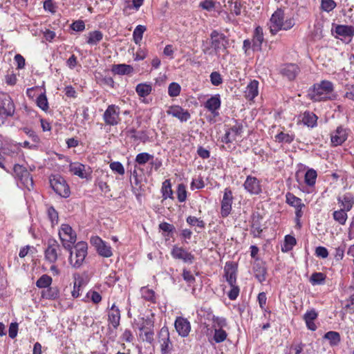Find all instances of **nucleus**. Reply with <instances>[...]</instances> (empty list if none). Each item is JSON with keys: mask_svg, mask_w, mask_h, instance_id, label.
<instances>
[{"mask_svg": "<svg viewBox=\"0 0 354 354\" xmlns=\"http://www.w3.org/2000/svg\"><path fill=\"white\" fill-rule=\"evenodd\" d=\"M337 201L341 204L342 209L349 212L354 205V196L351 193H346L338 196Z\"/></svg>", "mask_w": 354, "mask_h": 354, "instance_id": "nucleus-22", "label": "nucleus"}, {"mask_svg": "<svg viewBox=\"0 0 354 354\" xmlns=\"http://www.w3.org/2000/svg\"><path fill=\"white\" fill-rule=\"evenodd\" d=\"M318 117L313 112L305 111L302 115V122L308 127L313 128L317 124Z\"/></svg>", "mask_w": 354, "mask_h": 354, "instance_id": "nucleus-27", "label": "nucleus"}, {"mask_svg": "<svg viewBox=\"0 0 354 354\" xmlns=\"http://www.w3.org/2000/svg\"><path fill=\"white\" fill-rule=\"evenodd\" d=\"M152 90L151 84L147 83L138 84L136 87V91L138 95L141 97H145L149 95Z\"/></svg>", "mask_w": 354, "mask_h": 354, "instance_id": "nucleus-32", "label": "nucleus"}, {"mask_svg": "<svg viewBox=\"0 0 354 354\" xmlns=\"http://www.w3.org/2000/svg\"><path fill=\"white\" fill-rule=\"evenodd\" d=\"M245 97L249 100H252L259 94V82L257 80H252L246 86L244 91Z\"/></svg>", "mask_w": 354, "mask_h": 354, "instance_id": "nucleus-23", "label": "nucleus"}, {"mask_svg": "<svg viewBox=\"0 0 354 354\" xmlns=\"http://www.w3.org/2000/svg\"><path fill=\"white\" fill-rule=\"evenodd\" d=\"M146 29V27L142 25H138L136 27L133 32V38L136 44H138L142 41L143 33Z\"/></svg>", "mask_w": 354, "mask_h": 354, "instance_id": "nucleus-43", "label": "nucleus"}, {"mask_svg": "<svg viewBox=\"0 0 354 354\" xmlns=\"http://www.w3.org/2000/svg\"><path fill=\"white\" fill-rule=\"evenodd\" d=\"M5 81H6V83L8 85H10V86L15 85L17 82L16 75L15 73H13L12 72L10 73H8L5 76Z\"/></svg>", "mask_w": 354, "mask_h": 354, "instance_id": "nucleus-63", "label": "nucleus"}, {"mask_svg": "<svg viewBox=\"0 0 354 354\" xmlns=\"http://www.w3.org/2000/svg\"><path fill=\"white\" fill-rule=\"evenodd\" d=\"M103 38V34L99 30L88 33L87 43L90 45H97Z\"/></svg>", "mask_w": 354, "mask_h": 354, "instance_id": "nucleus-36", "label": "nucleus"}, {"mask_svg": "<svg viewBox=\"0 0 354 354\" xmlns=\"http://www.w3.org/2000/svg\"><path fill=\"white\" fill-rule=\"evenodd\" d=\"M90 242L91 245L95 247L100 256L109 258L113 255L111 246L99 236H92L90 239Z\"/></svg>", "mask_w": 354, "mask_h": 354, "instance_id": "nucleus-7", "label": "nucleus"}, {"mask_svg": "<svg viewBox=\"0 0 354 354\" xmlns=\"http://www.w3.org/2000/svg\"><path fill=\"white\" fill-rule=\"evenodd\" d=\"M286 203L294 207L295 208L296 207H304V204L301 202V200L295 196L292 193H287L286 195Z\"/></svg>", "mask_w": 354, "mask_h": 354, "instance_id": "nucleus-35", "label": "nucleus"}, {"mask_svg": "<svg viewBox=\"0 0 354 354\" xmlns=\"http://www.w3.org/2000/svg\"><path fill=\"white\" fill-rule=\"evenodd\" d=\"M103 119L107 125H117L120 121L119 107L114 104L109 105L104 113Z\"/></svg>", "mask_w": 354, "mask_h": 354, "instance_id": "nucleus-8", "label": "nucleus"}, {"mask_svg": "<svg viewBox=\"0 0 354 354\" xmlns=\"http://www.w3.org/2000/svg\"><path fill=\"white\" fill-rule=\"evenodd\" d=\"M69 171L74 175L81 178H86L87 174L85 170V165L80 162H73L69 165Z\"/></svg>", "mask_w": 354, "mask_h": 354, "instance_id": "nucleus-26", "label": "nucleus"}, {"mask_svg": "<svg viewBox=\"0 0 354 354\" xmlns=\"http://www.w3.org/2000/svg\"><path fill=\"white\" fill-rule=\"evenodd\" d=\"M167 113L178 118L180 122H187L191 118V115L188 111L177 105L170 106L167 111Z\"/></svg>", "mask_w": 354, "mask_h": 354, "instance_id": "nucleus-18", "label": "nucleus"}, {"mask_svg": "<svg viewBox=\"0 0 354 354\" xmlns=\"http://www.w3.org/2000/svg\"><path fill=\"white\" fill-rule=\"evenodd\" d=\"M333 91V84L328 80H323L319 84H315L313 89L309 93L310 98L314 102H319L330 99Z\"/></svg>", "mask_w": 354, "mask_h": 354, "instance_id": "nucleus-2", "label": "nucleus"}, {"mask_svg": "<svg viewBox=\"0 0 354 354\" xmlns=\"http://www.w3.org/2000/svg\"><path fill=\"white\" fill-rule=\"evenodd\" d=\"M131 137L136 140L145 142L147 138V136L144 132H137L136 130L133 129L131 131Z\"/></svg>", "mask_w": 354, "mask_h": 354, "instance_id": "nucleus-62", "label": "nucleus"}, {"mask_svg": "<svg viewBox=\"0 0 354 354\" xmlns=\"http://www.w3.org/2000/svg\"><path fill=\"white\" fill-rule=\"evenodd\" d=\"M216 6V2L213 0H203L199 3V7L207 11H212Z\"/></svg>", "mask_w": 354, "mask_h": 354, "instance_id": "nucleus-54", "label": "nucleus"}, {"mask_svg": "<svg viewBox=\"0 0 354 354\" xmlns=\"http://www.w3.org/2000/svg\"><path fill=\"white\" fill-rule=\"evenodd\" d=\"M142 297L152 303L156 302L155 292L153 290L148 288L147 287H142L140 289Z\"/></svg>", "mask_w": 354, "mask_h": 354, "instance_id": "nucleus-39", "label": "nucleus"}, {"mask_svg": "<svg viewBox=\"0 0 354 354\" xmlns=\"http://www.w3.org/2000/svg\"><path fill=\"white\" fill-rule=\"evenodd\" d=\"M243 186L246 191L251 194H259L261 192L260 181L256 177L247 176Z\"/></svg>", "mask_w": 354, "mask_h": 354, "instance_id": "nucleus-17", "label": "nucleus"}, {"mask_svg": "<svg viewBox=\"0 0 354 354\" xmlns=\"http://www.w3.org/2000/svg\"><path fill=\"white\" fill-rule=\"evenodd\" d=\"M300 70L297 65L294 64H288L282 66L280 69V73L289 80H294L299 74Z\"/></svg>", "mask_w": 354, "mask_h": 354, "instance_id": "nucleus-19", "label": "nucleus"}, {"mask_svg": "<svg viewBox=\"0 0 354 354\" xmlns=\"http://www.w3.org/2000/svg\"><path fill=\"white\" fill-rule=\"evenodd\" d=\"M254 276L259 282L266 280V270L263 266L257 265L254 268Z\"/></svg>", "mask_w": 354, "mask_h": 354, "instance_id": "nucleus-45", "label": "nucleus"}, {"mask_svg": "<svg viewBox=\"0 0 354 354\" xmlns=\"http://www.w3.org/2000/svg\"><path fill=\"white\" fill-rule=\"evenodd\" d=\"M264 40L263 28L257 26L254 31L252 38V49L253 50H260L261 45Z\"/></svg>", "mask_w": 354, "mask_h": 354, "instance_id": "nucleus-24", "label": "nucleus"}, {"mask_svg": "<svg viewBox=\"0 0 354 354\" xmlns=\"http://www.w3.org/2000/svg\"><path fill=\"white\" fill-rule=\"evenodd\" d=\"M221 106V100L219 95L211 97L205 104V107L212 113H214Z\"/></svg>", "mask_w": 354, "mask_h": 354, "instance_id": "nucleus-29", "label": "nucleus"}, {"mask_svg": "<svg viewBox=\"0 0 354 354\" xmlns=\"http://www.w3.org/2000/svg\"><path fill=\"white\" fill-rule=\"evenodd\" d=\"M317 317V313L315 310H311L310 311H307L304 315V319L306 324V326L308 329L310 330H315L317 329V326L314 323V320Z\"/></svg>", "mask_w": 354, "mask_h": 354, "instance_id": "nucleus-28", "label": "nucleus"}, {"mask_svg": "<svg viewBox=\"0 0 354 354\" xmlns=\"http://www.w3.org/2000/svg\"><path fill=\"white\" fill-rule=\"evenodd\" d=\"M174 326L178 334L183 337H187L191 330L190 322L183 317H178L176 319Z\"/></svg>", "mask_w": 354, "mask_h": 354, "instance_id": "nucleus-16", "label": "nucleus"}, {"mask_svg": "<svg viewBox=\"0 0 354 354\" xmlns=\"http://www.w3.org/2000/svg\"><path fill=\"white\" fill-rule=\"evenodd\" d=\"M348 129L339 126L330 135V141L333 146H339L343 144L348 138Z\"/></svg>", "mask_w": 354, "mask_h": 354, "instance_id": "nucleus-15", "label": "nucleus"}, {"mask_svg": "<svg viewBox=\"0 0 354 354\" xmlns=\"http://www.w3.org/2000/svg\"><path fill=\"white\" fill-rule=\"evenodd\" d=\"M181 87L179 84L172 82L169 84L168 87V94L170 97H177L180 95Z\"/></svg>", "mask_w": 354, "mask_h": 354, "instance_id": "nucleus-47", "label": "nucleus"}, {"mask_svg": "<svg viewBox=\"0 0 354 354\" xmlns=\"http://www.w3.org/2000/svg\"><path fill=\"white\" fill-rule=\"evenodd\" d=\"M161 191L164 199H167V198H173V191L171 189V186L169 180H166L162 183Z\"/></svg>", "mask_w": 354, "mask_h": 354, "instance_id": "nucleus-44", "label": "nucleus"}, {"mask_svg": "<svg viewBox=\"0 0 354 354\" xmlns=\"http://www.w3.org/2000/svg\"><path fill=\"white\" fill-rule=\"evenodd\" d=\"M187 222L190 225H197L199 227L203 228L205 227V223L203 221L197 218L195 216H189L187 218Z\"/></svg>", "mask_w": 354, "mask_h": 354, "instance_id": "nucleus-57", "label": "nucleus"}, {"mask_svg": "<svg viewBox=\"0 0 354 354\" xmlns=\"http://www.w3.org/2000/svg\"><path fill=\"white\" fill-rule=\"evenodd\" d=\"M59 236L62 246L67 250L73 249V245L76 241V233L68 224H62L59 230Z\"/></svg>", "mask_w": 354, "mask_h": 354, "instance_id": "nucleus-4", "label": "nucleus"}, {"mask_svg": "<svg viewBox=\"0 0 354 354\" xmlns=\"http://www.w3.org/2000/svg\"><path fill=\"white\" fill-rule=\"evenodd\" d=\"M346 210L340 209L335 210L333 213V219L340 225H344L347 221L348 215Z\"/></svg>", "mask_w": 354, "mask_h": 354, "instance_id": "nucleus-34", "label": "nucleus"}, {"mask_svg": "<svg viewBox=\"0 0 354 354\" xmlns=\"http://www.w3.org/2000/svg\"><path fill=\"white\" fill-rule=\"evenodd\" d=\"M153 321L151 319L147 318L145 319L140 327V330L145 333L146 341L151 342L153 339Z\"/></svg>", "mask_w": 354, "mask_h": 354, "instance_id": "nucleus-20", "label": "nucleus"}, {"mask_svg": "<svg viewBox=\"0 0 354 354\" xmlns=\"http://www.w3.org/2000/svg\"><path fill=\"white\" fill-rule=\"evenodd\" d=\"M210 81L214 86H218L222 84L223 79L218 72H212L210 75Z\"/></svg>", "mask_w": 354, "mask_h": 354, "instance_id": "nucleus-58", "label": "nucleus"}, {"mask_svg": "<svg viewBox=\"0 0 354 354\" xmlns=\"http://www.w3.org/2000/svg\"><path fill=\"white\" fill-rule=\"evenodd\" d=\"M232 201L233 196L232 191L229 188H225L221 201V214L222 217H227L230 214Z\"/></svg>", "mask_w": 354, "mask_h": 354, "instance_id": "nucleus-14", "label": "nucleus"}, {"mask_svg": "<svg viewBox=\"0 0 354 354\" xmlns=\"http://www.w3.org/2000/svg\"><path fill=\"white\" fill-rule=\"evenodd\" d=\"M48 216L52 223V225H55L58 223V213L53 207L48 208Z\"/></svg>", "mask_w": 354, "mask_h": 354, "instance_id": "nucleus-53", "label": "nucleus"}, {"mask_svg": "<svg viewBox=\"0 0 354 354\" xmlns=\"http://www.w3.org/2000/svg\"><path fill=\"white\" fill-rule=\"evenodd\" d=\"M326 276L322 272H314L310 278L312 285H322L325 283Z\"/></svg>", "mask_w": 354, "mask_h": 354, "instance_id": "nucleus-38", "label": "nucleus"}, {"mask_svg": "<svg viewBox=\"0 0 354 354\" xmlns=\"http://www.w3.org/2000/svg\"><path fill=\"white\" fill-rule=\"evenodd\" d=\"M37 105L43 111L48 109V102L47 97L44 93L39 95L36 100Z\"/></svg>", "mask_w": 354, "mask_h": 354, "instance_id": "nucleus-50", "label": "nucleus"}, {"mask_svg": "<svg viewBox=\"0 0 354 354\" xmlns=\"http://www.w3.org/2000/svg\"><path fill=\"white\" fill-rule=\"evenodd\" d=\"M108 317L109 322L112 324L114 328H116L120 325V313L119 308L116 307L115 304L112 305Z\"/></svg>", "mask_w": 354, "mask_h": 354, "instance_id": "nucleus-25", "label": "nucleus"}, {"mask_svg": "<svg viewBox=\"0 0 354 354\" xmlns=\"http://www.w3.org/2000/svg\"><path fill=\"white\" fill-rule=\"evenodd\" d=\"M335 32L339 36L352 37L354 35V28L351 26L337 25Z\"/></svg>", "mask_w": 354, "mask_h": 354, "instance_id": "nucleus-31", "label": "nucleus"}, {"mask_svg": "<svg viewBox=\"0 0 354 354\" xmlns=\"http://www.w3.org/2000/svg\"><path fill=\"white\" fill-rule=\"evenodd\" d=\"M171 255L175 259L183 261L186 263H192L194 256L182 247L174 245L171 251Z\"/></svg>", "mask_w": 354, "mask_h": 354, "instance_id": "nucleus-13", "label": "nucleus"}, {"mask_svg": "<svg viewBox=\"0 0 354 354\" xmlns=\"http://www.w3.org/2000/svg\"><path fill=\"white\" fill-rule=\"evenodd\" d=\"M75 251L70 252L69 263L75 268H79L83 263L87 255V243L84 241L78 242L75 246Z\"/></svg>", "mask_w": 354, "mask_h": 354, "instance_id": "nucleus-3", "label": "nucleus"}, {"mask_svg": "<svg viewBox=\"0 0 354 354\" xmlns=\"http://www.w3.org/2000/svg\"><path fill=\"white\" fill-rule=\"evenodd\" d=\"M109 167L113 171L116 172L120 175H123L124 174V168L122 164L120 162L115 161L111 162Z\"/></svg>", "mask_w": 354, "mask_h": 354, "instance_id": "nucleus-55", "label": "nucleus"}, {"mask_svg": "<svg viewBox=\"0 0 354 354\" xmlns=\"http://www.w3.org/2000/svg\"><path fill=\"white\" fill-rule=\"evenodd\" d=\"M23 131L32 139V140L35 142H38L39 141V137L37 136L35 132L27 127L23 129Z\"/></svg>", "mask_w": 354, "mask_h": 354, "instance_id": "nucleus-61", "label": "nucleus"}, {"mask_svg": "<svg viewBox=\"0 0 354 354\" xmlns=\"http://www.w3.org/2000/svg\"><path fill=\"white\" fill-rule=\"evenodd\" d=\"M183 277L184 280L189 284L193 283L195 281V278L191 272L185 269L183 270Z\"/></svg>", "mask_w": 354, "mask_h": 354, "instance_id": "nucleus-64", "label": "nucleus"}, {"mask_svg": "<svg viewBox=\"0 0 354 354\" xmlns=\"http://www.w3.org/2000/svg\"><path fill=\"white\" fill-rule=\"evenodd\" d=\"M315 254L318 257L325 259L328 256V252L325 247L319 246L315 249Z\"/></svg>", "mask_w": 354, "mask_h": 354, "instance_id": "nucleus-60", "label": "nucleus"}, {"mask_svg": "<svg viewBox=\"0 0 354 354\" xmlns=\"http://www.w3.org/2000/svg\"><path fill=\"white\" fill-rule=\"evenodd\" d=\"M317 172L313 169H308L305 174V183L308 186H313L315 184L317 179Z\"/></svg>", "mask_w": 354, "mask_h": 354, "instance_id": "nucleus-40", "label": "nucleus"}, {"mask_svg": "<svg viewBox=\"0 0 354 354\" xmlns=\"http://www.w3.org/2000/svg\"><path fill=\"white\" fill-rule=\"evenodd\" d=\"M15 105L11 97L6 93H0V116H12Z\"/></svg>", "mask_w": 354, "mask_h": 354, "instance_id": "nucleus-11", "label": "nucleus"}, {"mask_svg": "<svg viewBox=\"0 0 354 354\" xmlns=\"http://www.w3.org/2000/svg\"><path fill=\"white\" fill-rule=\"evenodd\" d=\"M50 187L55 192L63 198H68L71 191L65 179L59 175H54L50 178Z\"/></svg>", "mask_w": 354, "mask_h": 354, "instance_id": "nucleus-5", "label": "nucleus"}, {"mask_svg": "<svg viewBox=\"0 0 354 354\" xmlns=\"http://www.w3.org/2000/svg\"><path fill=\"white\" fill-rule=\"evenodd\" d=\"M59 292L57 287H48L41 292V297L46 299H55L59 297Z\"/></svg>", "mask_w": 354, "mask_h": 354, "instance_id": "nucleus-33", "label": "nucleus"}, {"mask_svg": "<svg viewBox=\"0 0 354 354\" xmlns=\"http://www.w3.org/2000/svg\"><path fill=\"white\" fill-rule=\"evenodd\" d=\"M324 338L329 341L331 346H336L341 341L339 333L335 331L327 332L324 335Z\"/></svg>", "mask_w": 354, "mask_h": 354, "instance_id": "nucleus-37", "label": "nucleus"}, {"mask_svg": "<svg viewBox=\"0 0 354 354\" xmlns=\"http://www.w3.org/2000/svg\"><path fill=\"white\" fill-rule=\"evenodd\" d=\"M295 25L293 19H287L284 21V11L278 8L271 16L268 26L272 35H276L281 30H288Z\"/></svg>", "mask_w": 354, "mask_h": 354, "instance_id": "nucleus-1", "label": "nucleus"}, {"mask_svg": "<svg viewBox=\"0 0 354 354\" xmlns=\"http://www.w3.org/2000/svg\"><path fill=\"white\" fill-rule=\"evenodd\" d=\"M225 277L230 286L236 285V268L232 262H227L225 266Z\"/></svg>", "mask_w": 354, "mask_h": 354, "instance_id": "nucleus-21", "label": "nucleus"}, {"mask_svg": "<svg viewBox=\"0 0 354 354\" xmlns=\"http://www.w3.org/2000/svg\"><path fill=\"white\" fill-rule=\"evenodd\" d=\"M153 158V156L148 153H140L136 157V162L139 165H145Z\"/></svg>", "mask_w": 354, "mask_h": 354, "instance_id": "nucleus-51", "label": "nucleus"}, {"mask_svg": "<svg viewBox=\"0 0 354 354\" xmlns=\"http://www.w3.org/2000/svg\"><path fill=\"white\" fill-rule=\"evenodd\" d=\"M173 350L172 344L169 339V334L167 338L162 339L160 344V351L162 354L171 353Z\"/></svg>", "mask_w": 354, "mask_h": 354, "instance_id": "nucleus-42", "label": "nucleus"}, {"mask_svg": "<svg viewBox=\"0 0 354 354\" xmlns=\"http://www.w3.org/2000/svg\"><path fill=\"white\" fill-rule=\"evenodd\" d=\"M296 243L297 241L294 236L291 235H286L285 236L284 247L286 248V251L292 250L293 246H295Z\"/></svg>", "mask_w": 354, "mask_h": 354, "instance_id": "nucleus-56", "label": "nucleus"}, {"mask_svg": "<svg viewBox=\"0 0 354 354\" xmlns=\"http://www.w3.org/2000/svg\"><path fill=\"white\" fill-rule=\"evenodd\" d=\"M14 172L28 190L33 188L32 176L25 167L19 165H15L14 166Z\"/></svg>", "mask_w": 354, "mask_h": 354, "instance_id": "nucleus-9", "label": "nucleus"}, {"mask_svg": "<svg viewBox=\"0 0 354 354\" xmlns=\"http://www.w3.org/2000/svg\"><path fill=\"white\" fill-rule=\"evenodd\" d=\"M231 290L229 291L227 296L230 300H235L239 294V288L236 285H232Z\"/></svg>", "mask_w": 354, "mask_h": 354, "instance_id": "nucleus-59", "label": "nucleus"}, {"mask_svg": "<svg viewBox=\"0 0 354 354\" xmlns=\"http://www.w3.org/2000/svg\"><path fill=\"white\" fill-rule=\"evenodd\" d=\"M111 71L115 74L124 75L132 73L133 68L131 65L120 64L113 65Z\"/></svg>", "mask_w": 354, "mask_h": 354, "instance_id": "nucleus-30", "label": "nucleus"}, {"mask_svg": "<svg viewBox=\"0 0 354 354\" xmlns=\"http://www.w3.org/2000/svg\"><path fill=\"white\" fill-rule=\"evenodd\" d=\"M59 245L55 239H49L47 241V248L44 251L45 259L50 263H54L58 258Z\"/></svg>", "mask_w": 354, "mask_h": 354, "instance_id": "nucleus-10", "label": "nucleus"}, {"mask_svg": "<svg viewBox=\"0 0 354 354\" xmlns=\"http://www.w3.org/2000/svg\"><path fill=\"white\" fill-rule=\"evenodd\" d=\"M53 281L51 277L47 274H43L38 279L36 282V286L39 288H46L50 287Z\"/></svg>", "mask_w": 354, "mask_h": 354, "instance_id": "nucleus-41", "label": "nucleus"}, {"mask_svg": "<svg viewBox=\"0 0 354 354\" xmlns=\"http://www.w3.org/2000/svg\"><path fill=\"white\" fill-rule=\"evenodd\" d=\"M211 46L214 48L216 55L224 52L229 44L227 37L217 30H213L210 34Z\"/></svg>", "mask_w": 354, "mask_h": 354, "instance_id": "nucleus-6", "label": "nucleus"}, {"mask_svg": "<svg viewBox=\"0 0 354 354\" xmlns=\"http://www.w3.org/2000/svg\"><path fill=\"white\" fill-rule=\"evenodd\" d=\"M176 192L178 201L180 203L185 202L187 199L186 186L183 183L179 184Z\"/></svg>", "mask_w": 354, "mask_h": 354, "instance_id": "nucleus-49", "label": "nucleus"}, {"mask_svg": "<svg viewBox=\"0 0 354 354\" xmlns=\"http://www.w3.org/2000/svg\"><path fill=\"white\" fill-rule=\"evenodd\" d=\"M227 333L223 329H215L214 339L216 343H221L224 342L227 338Z\"/></svg>", "mask_w": 354, "mask_h": 354, "instance_id": "nucleus-52", "label": "nucleus"}, {"mask_svg": "<svg viewBox=\"0 0 354 354\" xmlns=\"http://www.w3.org/2000/svg\"><path fill=\"white\" fill-rule=\"evenodd\" d=\"M336 6L334 0H322L321 1V9L326 12L332 11Z\"/></svg>", "mask_w": 354, "mask_h": 354, "instance_id": "nucleus-48", "label": "nucleus"}, {"mask_svg": "<svg viewBox=\"0 0 354 354\" xmlns=\"http://www.w3.org/2000/svg\"><path fill=\"white\" fill-rule=\"evenodd\" d=\"M243 129V127L242 124L236 122L234 125L225 131V135L221 138V141L226 144L232 142L236 140L237 136H241Z\"/></svg>", "mask_w": 354, "mask_h": 354, "instance_id": "nucleus-12", "label": "nucleus"}, {"mask_svg": "<svg viewBox=\"0 0 354 354\" xmlns=\"http://www.w3.org/2000/svg\"><path fill=\"white\" fill-rule=\"evenodd\" d=\"M294 135L281 132L275 136L276 141L279 142L291 143L294 140Z\"/></svg>", "mask_w": 354, "mask_h": 354, "instance_id": "nucleus-46", "label": "nucleus"}]
</instances>
